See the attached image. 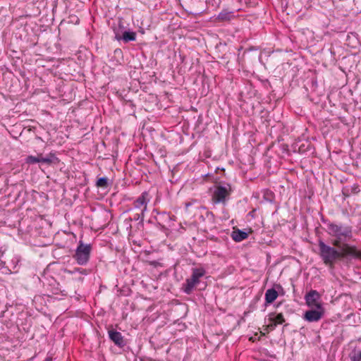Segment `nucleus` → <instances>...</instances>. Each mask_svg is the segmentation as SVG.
Here are the masks:
<instances>
[{"mask_svg":"<svg viewBox=\"0 0 361 361\" xmlns=\"http://www.w3.org/2000/svg\"><path fill=\"white\" fill-rule=\"evenodd\" d=\"M269 320L271 322V323L269 324L268 326L271 329H273L276 325L281 324L285 322L282 313L277 314L276 315H274V314H270Z\"/></svg>","mask_w":361,"mask_h":361,"instance_id":"obj_11","label":"nucleus"},{"mask_svg":"<svg viewBox=\"0 0 361 361\" xmlns=\"http://www.w3.org/2000/svg\"><path fill=\"white\" fill-rule=\"evenodd\" d=\"M75 272H78L80 274H85L86 273V271H85V269H80V268H75L72 271V273H75Z\"/></svg>","mask_w":361,"mask_h":361,"instance_id":"obj_18","label":"nucleus"},{"mask_svg":"<svg viewBox=\"0 0 361 361\" xmlns=\"http://www.w3.org/2000/svg\"><path fill=\"white\" fill-rule=\"evenodd\" d=\"M231 237L234 241L240 242L246 239L248 237V234L241 230H236L233 231Z\"/></svg>","mask_w":361,"mask_h":361,"instance_id":"obj_13","label":"nucleus"},{"mask_svg":"<svg viewBox=\"0 0 361 361\" xmlns=\"http://www.w3.org/2000/svg\"><path fill=\"white\" fill-rule=\"evenodd\" d=\"M234 17V13L233 11H228L226 10H224L219 13L216 17V19L219 21H227L230 20Z\"/></svg>","mask_w":361,"mask_h":361,"instance_id":"obj_14","label":"nucleus"},{"mask_svg":"<svg viewBox=\"0 0 361 361\" xmlns=\"http://www.w3.org/2000/svg\"><path fill=\"white\" fill-rule=\"evenodd\" d=\"M318 245L319 255L326 265L333 266L337 259L347 257L361 259V251L348 244H343L338 247L339 250L325 244L322 240L319 241Z\"/></svg>","mask_w":361,"mask_h":361,"instance_id":"obj_1","label":"nucleus"},{"mask_svg":"<svg viewBox=\"0 0 361 361\" xmlns=\"http://www.w3.org/2000/svg\"><path fill=\"white\" fill-rule=\"evenodd\" d=\"M324 314L325 308H310L304 313L302 318L308 322H317L323 318Z\"/></svg>","mask_w":361,"mask_h":361,"instance_id":"obj_8","label":"nucleus"},{"mask_svg":"<svg viewBox=\"0 0 361 361\" xmlns=\"http://www.w3.org/2000/svg\"><path fill=\"white\" fill-rule=\"evenodd\" d=\"M307 306L312 308H324L321 300V295L315 290H311L305 295Z\"/></svg>","mask_w":361,"mask_h":361,"instance_id":"obj_6","label":"nucleus"},{"mask_svg":"<svg viewBox=\"0 0 361 361\" xmlns=\"http://www.w3.org/2000/svg\"><path fill=\"white\" fill-rule=\"evenodd\" d=\"M56 159L54 154H50L49 157H42V154H39L38 157L28 156L25 159V162L29 164H33L35 163L43 162L50 164L53 162V160Z\"/></svg>","mask_w":361,"mask_h":361,"instance_id":"obj_9","label":"nucleus"},{"mask_svg":"<svg viewBox=\"0 0 361 361\" xmlns=\"http://www.w3.org/2000/svg\"><path fill=\"white\" fill-rule=\"evenodd\" d=\"M351 361H361V350H354L350 355Z\"/></svg>","mask_w":361,"mask_h":361,"instance_id":"obj_16","label":"nucleus"},{"mask_svg":"<svg viewBox=\"0 0 361 361\" xmlns=\"http://www.w3.org/2000/svg\"><path fill=\"white\" fill-rule=\"evenodd\" d=\"M231 192L229 185L226 186L216 185L214 187L212 195V201L214 204H225L228 200Z\"/></svg>","mask_w":361,"mask_h":361,"instance_id":"obj_3","label":"nucleus"},{"mask_svg":"<svg viewBox=\"0 0 361 361\" xmlns=\"http://www.w3.org/2000/svg\"><path fill=\"white\" fill-rule=\"evenodd\" d=\"M205 274V271L202 268L194 269L190 278L186 279L183 284V291L190 294L194 288L200 283V279Z\"/></svg>","mask_w":361,"mask_h":361,"instance_id":"obj_5","label":"nucleus"},{"mask_svg":"<svg viewBox=\"0 0 361 361\" xmlns=\"http://www.w3.org/2000/svg\"><path fill=\"white\" fill-rule=\"evenodd\" d=\"M328 233L334 238L331 244L336 247H342L345 242L353 236L352 227L342 224L329 223L327 225Z\"/></svg>","mask_w":361,"mask_h":361,"instance_id":"obj_2","label":"nucleus"},{"mask_svg":"<svg viewBox=\"0 0 361 361\" xmlns=\"http://www.w3.org/2000/svg\"><path fill=\"white\" fill-rule=\"evenodd\" d=\"M190 205H191V204H190V202H187V203H185V207H186V209H188Z\"/></svg>","mask_w":361,"mask_h":361,"instance_id":"obj_19","label":"nucleus"},{"mask_svg":"<svg viewBox=\"0 0 361 361\" xmlns=\"http://www.w3.org/2000/svg\"><path fill=\"white\" fill-rule=\"evenodd\" d=\"M96 185L99 188H106L108 187V180L105 177L99 178L96 183Z\"/></svg>","mask_w":361,"mask_h":361,"instance_id":"obj_17","label":"nucleus"},{"mask_svg":"<svg viewBox=\"0 0 361 361\" xmlns=\"http://www.w3.org/2000/svg\"><path fill=\"white\" fill-rule=\"evenodd\" d=\"M148 196L149 194L147 192H143L142 195L134 202V207L135 209H141V214H137V216H135V219L141 221L144 219L145 213L147 208V204L149 202Z\"/></svg>","mask_w":361,"mask_h":361,"instance_id":"obj_7","label":"nucleus"},{"mask_svg":"<svg viewBox=\"0 0 361 361\" xmlns=\"http://www.w3.org/2000/svg\"><path fill=\"white\" fill-rule=\"evenodd\" d=\"M108 333L109 338L115 343V345L119 347H123L126 345L123 336L120 332L114 330H109Z\"/></svg>","mask_w":361,"mask_h":361,"instance_id":"obj_10","label":"nucleus"},{"mask_svg":"<svg viewBox=\"0 0 361 361\" xmlns=\"http://www.w3.org/2000/svg\"><path fill=\"white\" fill-rule=\"evenodd\" d=\"M278 292L274 288L267 289L264 297L266 304L272 303L278 298Z\"/></svg>","mask_w":361,"mask_h":361,"instance_id":"obj_12","label":"nucleus"},{"mask_svg":"<svg viewBox=\"0 0 361 361\" xmlns=\"http://www.w3.org/2000/svg\"><path fill=\"white\" fill-rule=\"evenodd\" d=\"M118 39H120L118 37H116ZM121 39H123L125 42H128L130 41H135L136 39V32L133 31H125L123 33L122 37H121Z\"/></svg>","mask_w":361,"mask_h":361,"instance_id":"obj_15","label":"nucleus"},{"mask_svg":"<svg viewBox=\"0 0 361 361\" xmlns=\"http://www.w3.org/2000/svg\"><path fill=\"white\" fill-rule=\"evenodd\" d=\"M91 248V245L90 244H84L82 241L79 242V245L77 247L75 253L73 256L79 265H85L88 262Z\"/></svg>","mask_w":361,"mask_h":361,"instance_id":"obj_4","label":"nucleus"},{"mask_svg":"<svg viewBox=\"0 0 361 361\" xmlns=\"http://www.w3.org/2000/svg\"><path fill=\"white\" fill-rule=\"evenodd\" d=\"M238 1H241V0H238Z\"/></svg>","mask_w":361,"mask_h":361,"instance_id":"obj_21","label":"nucleus"},{"mask_svg":"<svg viewBox=\"0 0 361 361\" xmlns=\"http://www.w3.org/2000/svg\"><path fill=\"white\" fill-rule=\"evenodd\" d=\"M44 361H50V360H48V359H46Z\"/></svg>","mask_w":361,"mask_h":361,"instance_id":"obj_20","label":"nucleus"}]
</instances>
